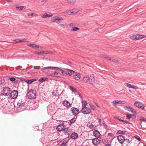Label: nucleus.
Returning <instances> with one entry per match:
<instances>
[{"label": "nucleus", "instance_id": "1", "mask_svg": "<svg viewBox=\"0 0 146 146\" xmlns=\"http://www.w3.org/2000/svg\"><path fill=\"white\" fill-rule=\"evenodd\" d=\"M27 95L29 99H33L36 98V92L35 90L31 89L28 91Z\"/></svg>", "mask_w": 146, "mask_h": 146}, {"label": "nucleus", "instance_id": "2", "mask_svg": "<svg viewBox=\"0 0 146 146\" xmlns=\"http://www.w3.org/2000/svg\"><path fill=\"white\" fill-rule=\"evenodd\" d=\"M11 89L9 87H5L3 88V90L1 91V94L3 96H8L11 92Z\"/></svg>", "mask_w": 146, "mask_h": 146}, {"label": "nucleus", "instance_id": "3", "mask_svg": "<svg viewBox=\"0 0 146 146\" xmlns=\"http://www.w3.org/2000/svg\"><path fill=\"white\" fill-rule=\"evenodd\" d=\"M18 94V92L16 90H14L10 94V97L11 99H15L17 98Z\"/></svg>", "mask_w": 146, "mask_h": 146}, {"label": "nucleus", "instance_id": "4", "mask_svg": "<svg viewBox=\"0 0 146 146\" xmlns=\"http://www.w3.org/2000/svg\"><path fill=\"white\" fill-rule=\"evenodd\" d=\"M81 111L84 114H88L90 113L91 111L90 108L86 107L83 109L82 108L81 110Z\"/></svg>", "mask_w": 146, "mask_h": 146}, {"label": "nucleus", "instance_id": "5", "mask_svg": "<svg viewBox=\"0 0 146 146\" xmlns=\"http://www.w3.org/2000/svg\"><path fill=\"white\" fill-rule=\"evenodd\" d=\"M70 111L72 112V114L74 116L77 115L80 113L79 109L75 107L71 108Z\"/></svg>", "mask_w": 146, "mask_h": 146}, {"label": "nucleus", "instance_id": "6", "mask_svg": "<svg viewBox=\"0 0 146 146\" xmlns=\"http://www.w3.org/2000/svg\"><path fill=\"white\" fill-rule=\"evenodd\" d=\"M62 104L67 108H69L72 106V104L67 100L63 101L62 102Z\"/></svg>", "mask_w": 146, "mask_h": 146}, {"label": "nucleus", "instance_id": "7", "mask_svg": "<svg viewBox=\"0 0 146 146\" xmlns=\"http://www.w3.org/2000/svg\"><path fill=\"white\" fill-rule=\"evenodd\" d=\"M25 104L22 100H19L17 104V107L18 108H22L24 106Z\"/></svg>", "mask_w": 146, "mask_h": 146}, {"label": "nucleus", "instance_id": "8", "mask_svg": "<svg viewBox=\"0 0 146 146\" xmlns=\"http://www.w3.org/2000/svg\"><path fill=\"white\" fill-rule=\"evenodd\" d=\"M117 139L120 143L122 144L125 141V138L122 135H120L117 137Z\"/></svg>", "mask_w": 146, "mask_h": 146}, {"label": "nucleus", "instance_id": "9", "mask_svg": "<svg viewBox=\"0 0 146 146\" xmlns=\"http://www.w3.org/2000/svg\"><path fill=\"white\" fill-rule=\"evenodd\" d=\"M28 45L29 46L31 47L32 48L35 50L38 49L39 48H42V46L37 45L35 44H28Z\"/></svg>", "mask_w": 146, "mask_h": 146}, {"label": "nucleus", "instance_id": "10", "mask_svg": "<svg viewBox=\"0 0 146 146\" xmlns=\"http://www.w3.org/2000/svg\"><path fill=\"white\" fill-rule=\"evenodd\" d=\"M64 133L66 136H69L71 133V130L68 128H65L63 129Z\"/></svg>", "mask_w": 146, "mask_h": 146}, {"label": "nucleus", "instance_id": "11", "mask_svg": "<svg viewBox=\"0 0 146 146\" xmlns=\"http://www.w3.org/2000/svg\"><path fill=\"white\" fill-rule=\"evenodd\" d=\"M78 134L76 132H73L70 135V138L72 139H75L78 138Z\"/></svg>", "mask_w": 146, "mask_h": 146}, {"label": "nucleus", "instance_id": "12", "mask_svg": "<svg viewBox=\"0 0 146 146\" xmlns=\"http://www.w3.org/2000/svg\"><path fill=\"white\" fill-rule=\"evenodd\" d=\"M65 127L63 124H60L58 125L56 129L58 131L60 132L62 130L63 131V129L65 128L64 127Z\"/></svg>", "mask_w": 146, "mask_h": 146}, {"label": "nucleus", "instance_id": "13", "mask_svg": "<svg viewBox=\"0 0 146 146\" xmlns=\"http://www.w3.org/2000/svg\"><path fill=\"white\" fill-rule=\"evenodd\" d=\"M92 143L95 145H97L100 143V141L98 138H94L92 139Z\"/></svg>", "mask_w": 146, "mask_h": 146}, {"label": "nucleus", "instance_id": "14", "mask_svg": "<svg viewBox=\"0 0 146 146\" xmlns=\"http://www.w3.org/2000/svg\"><path fill=\"white\" fill-rule=\"evenodd\" d=\"M93 134L94 136L98 138L101 135L99 131L96 130H95L93 131Z\"/></svg>", "mask_w": 146, "mask_h": 146}, {"label": "nucleus", "instance_id": "15", "mask_svg": "<svg viewBox=\"0 0 146 146\" xmlns=\"http://www.w3.org/2000/svg\"><path fill=\"white\" fill-rule=\"evenodd\" d=\"M63 69L64 70H67V71H68V75L69 76H71L73 74H74L76 73V72L74 71L69 69L65 68H64Z\"/></svg>", "mask_w": 146, "mask_h": 146}, {"label": "nucleus", "instance_id": "16", "mask_svg": "<svg viewBox=\"0 0 146 146\" xmlns=\"http://www.w3.org/2000/svg\"><path fill=\"white\" fill-rule=\"evenodd\" d=\"M90 80V83L93 84L94 82V76L93 74L91 75L89 78Z\"/></svg>", "mask_w": 146, "mask_h": 146}, {"label": "nucleus", "instance_id": "17", "mask_svg": "<svg viewBox=\"0 0 146 146\" xmlns=\"http://www.w3.org/2000/svg\"><path fill=\"white\" fill-rule=\"evenodd\" d=\"M68 88L70 89L72 92L76 93L77 92V89L75 88L73 86H68Z\"/></svg>", "mask_w": 146, "mask_h": 146}, {"label": "nucleus", "instance_id": "18", "mask_svg": "<svg viewBox=\"0 0 146 146\" xmlns=\"http://www.w3.org/2000/svg\"><path fill=\"white\" fill-rule=\"evenodd\" d=\"M26 42L25 39L21 40L20 39H17L15 40L13 42L14 43H18L20 42Z\"/></svg>", "mask_w": 146, "mask_h": 146}, {"label": "nucleus", "instance_id": "19", "mask_svg": "<svg viewBox=\"0 0 146 146\" xmlns=\"http://www.w3.org/2000/svg\"><path fill=\"white\" fill-rule=\"evenodd\" d=\"M53 16L52 14H47L46 13H45L44 14L42 15L41 17L42 18H46L48 17H51Z\"/></svg>", "mask_w": 146, "mask_h": 146}, {"label": "nucleus", "instance_id": "20", "mask_svg": "<svg viewBox=\"0 0 146 146\" xmlns=\"http://www.w3.org/2000/svg\"><path fill=\"white\" fill-rule=\"evenodd\" d=\"M145 36H143L140 35H136V40H139L145 37Z\"/></svg>", "mask_w": 146, "mask_h": 146}, {"label": "nucleus", "instance_id": "21", "mask_svg": "<svg viewBox=\"0 0 146 146\" xmlns=\"http://www.w3.org/2000/svg\"><path fill=\"white\" fill-rule=\"evenodd\" d=\"M126 118L127 119H129L132 116H134V118H136V116L135 115H132L131 114H126Z\"/></svg>", "mask_w": 146, "mask_h": 146}, {"label": "nucleus", "instance_id": "22", "mask_svg": "<svg viewBox=\"0 0 146 146\" xmlns=\"http://www.w3.org/2000/svg\"><path fill=\"white\" fill-rule=\"evenodd\" d=\"M125 142L127 143L126 145L127 146L130 145L132 143V140H130L128 139H125Z\"/></svg>", "mask_w": 146, "mask_h": 146}, {"label": "nucleus", "instance_id": "23", "mask_svg": "<svg viewBox=\"0 0 146 146\" xmlns=\"http://www.w3.org/2000/svg\"><path fill=\"white\" fill-rule=\"evenodd\" d=\"M48 78L46 77H41L39 80V81L40 82H43L44 81L47 80Z\"/></svg>", "mask_w": 146, "mask_h": 146}, {"label": "nucleus", "instance_id": "24", "mask_svg": "<svg viewBox=\"0 0 146 146\" xmlns=\"http://www.w3.org/2000/svg\"><path fill=\"white\" fill-rule=\"evenodd\" d=\"M82 107L83 109L84 108H85L86 105H87V103L86 101L83 100L82 101Z\"/></svg>", "mask_w": 146, "mask_h": 146}, {"label": "nucleus", "instance_id": "25", "mask_svg": "<svg viewBox=\"0 0 146 146\" xmlns=\"http://www.w3.org/2000/svg\"><path fill=\"white\" fill-rule=\"evenodd\" d=\"M132 108L129 106H125L124 107V109L127 110L131 111Z\"/></svg>", "mask_w": 146, "mask_h": 146}, {"label": "nucleus", "instance_id": "26", "mask_svg": "<svg viewBox=\"0 0 146 146\" xmlns=\"http://www.w3.org/2000/svg\"><path fill=\"white\" fill-rule=\"evenodd\" d=\"M16 9L18 10L21 11L23 10L24 9H25L26 7L24 6H21L16 7Z\"/></svg>", "mask_w": 146, "mask_h": 146}, {"label": "nucleus", "instance_id": "27", "mask_svg": "<svg viewBox=\"0 0 146 146\" xmlns=\"http://www.w3.org/2000/svg\"><path fill=\"white\" fill-rule=\"evenodd\" d=\"M74 78L76 80H78L80 79V75L78 74H75L74 76Z\"/></svg>", "mask_w": 146, "mask_h": 146}, {"label": "nucleus", "instance_id": "28", "mask_svg": "<svg viewBox=\"0 0 146 146\" xmlns=\"http://www.w3.org/2000/svg\"><path fill=\"white\" fill-rule=\"evenodd\" d=\"M68 142V141L67 140L64 141L61 144V146H68L66 143Z\"/></svg>", "mask_w": 146, "mask_h": 146}, {"label": "nucleus", "instance_id": "29", "mask_svg": "<svg viewBox=\"0 0 146 146\" xmlns=\"http://www.w3.org/2000/svg\"><path fill=\"white\" fill-rule=\"evenodd\" d=\"M76 119L74 118L70 120V123H69V125H71L72 123H74L76 121Z\"/></svg>", "mask_w": 146, "mask_h": 146}, {"label": "nucleus", "instance_id": "30", "mask_svg": "<svg viewBox=\"0 0 146 146\" xmlns=\"http://www.w3.org/2000/svg\"><path fill=\"white\" fill-rule=\"evenodd\" d=\"M89 80L88 76H85L83 78V80L85 83L87 82Z\"/></svg>", "mask_w": 146, "mask_h": 146}, {"label": "nucleus", "instance_id": "31", "mask_svg": "<svg viewBox=\"0 0 146 146\" xmlns=\"http://www.w3.org/2000/svg\"><path fill=\"white\" fill-rule=\"evenodd\" d=\"M67 1L68 3L72 5L75 3L76 0H67Z\"/></svg>", "mask_w": 146, "mask_h": 146}, {"label": "nucleus", "instance_id": "32", "mask_svg": "<svg viewBox=\"0 0 146 146\" xmlns=\"http://www.w3.org/2000/svg\"><path fill=\"white\" fill-rule=\"evenodd\" d=\"M142 104H141L139 102H135L134 103V105L137 107L139 108V106H140Z\"/></svg>", "mask_w": 146, "mask_h": 146}, {"label": "nucleus", "instance_id": "33", "mask_svg": "<svg viewBox=\"0 0 146 146\" xmlns=\"http://www.w3.org/2000/svg\"><path fill=\"white\" fill-rule=\"evenodd\" d=\"M126 132V131H121L120 130H119L117 132L116 134H124Z\"/></svg>", "mask_w": 146, "mask_h": 146}, {"label": "nucleus", "instance_id": "34", "mask_svg": "<svg viewBox=\"0 0 146 146\" xmlns=\"http://www.w3.org/2000/svg\"><path fill=\"white\" fill-rule=\"evenodd\" d=\"M124 85L126 87H129V88H131V85L130 84L125 83H124Z\"/></svg>", "mask_w": 146, "mask_h": 146}, {"label": "nucleus", "instance_id": "35", "mask_svg": "<svg viewBox=\"0 0 146 146\" xmlns=\"http://www.w3.org/2000/svg\"><path fill=\"white\" fill-rule=\"evenodd\" d=\"M79 29V28L77 27H74L73 28L71 29V31H76L78 30Z\"/></svg>", "mask_w": 146, "mask_h": 146}, {"label": "nucleus", "instance_id": "36", "mask_svg": "<svg viewBox=\"0 0 146 146\" xmlns=\"http://www.w3.org/2000/svg\"><path fill=\"white\" fill-rule=\"evenodd\" d=\"M61 71V72L60 73L61 75L63 76H66V73H65V72L64 71L63 69H62Z\"/></svg>", "mask_w": 146, "mask_h": 146}, {"label": "nucleus", "instance_id": "37", "mask_svg": "<svg viewBox=\"0 0 146 146\" xmlns=\"http://www.w3.org/2000/svg\"><path fill=\"white\" fill-rule=\"evenodd\" d=\"M44 51L40 52H36V54H44Z\"/></svg>", "mask_w": 146, "mask_h": 146}, {"label": "nucleus", "instance_id": "38", "mask_svg": "<svg viewBox=\"0 0 146 146\" xmlns=\"http://www.w3.org/2000/svg\"><path fill=\"white\" fill-rule=\"evenodd\" d=\"M89 105L91 109L93 110H94L95 109V106L93 105H92L91 104H90Z\"/></svg>", "mask_w": 146, "mask_h": 146}, {"label": "nucleus", "instance_id": "39", "mask_svg": "<svg viewBox=\"0 0 146 146\" xmlns=\"http://www.w3.org/2000/svg\"><path fill=\"white\" fill-rule=\"evenodd\" d=\"M24 81L29 84H32L31 81V80H25Z\"/></svg>", "mask_w": 146, "mask_h": 146}, {"label": "nucleus", "instance_id": "40", "mask_svg": "<svg viewBox=\"0 0 146 146\" xmlns=\"http://www.w3.org/2000/svg\"><path fill=\"white\" fill-rule=\"evenodd\" d=\"M57 17H53L51 21L52 22H54L56 21L57 20Z\"/></svg>", "mask_w": 146, "mask_h": 146}, {"label": "nucleus", "instance_id": "41", "mask_svg": "<svg viewBox=\"0 0 146 146\" xmlns=\"http://www.w3.org/2000/svg\"><path fill=\"white\" fill-rule=\"evenodd\" d=\"M134 137L135 138L139 141H140L141 140V139L140 137L137 135H135Z\"/></svg>", "mask_w": 146, "mask_h": 146}, {"label": "nucleus", "instance_id": "42", "mask_svg": "<svg viewBox=\"0 0 146 146\" xmlns=\"http://www.w3.org/2000/svg\"><path fill=\"white\" fill-rule=\"evenodd\" d=\"M9 79L11 81H15L16 80V78H15L14 77H11Z\"/></svg>", "mask_w": 146, "mask_h": 146}, {"label": "nucleus", "instance_id": "43", "mask_svg": "<svg viewBox=\"0 0 146 146\" xmlns=\"http://www.w3.org/2000/svg\"><path fill=\"white\" fill-rule=\"evenodd\" d=\"M131 88L136 90V89H138V87L136 86L131 85Z\"/></svg>", "mask_w": 146, "mask_h": 146}, {"label": "nucleus", "instance_id": "44", "mask_svg": "<svg viewBox=\"0 0 146 146\" xmlns=\"http://www.w3.org/2000/svg\"><path fill=\"white\" fill-rule=\"evenodd\" d=\"M89 127L90 129H94V126L92 123H91L90 125L89 126Z\"/></svg>", "mask_w": 146, "mask_h": 146}, {"label": "nucleus", "instance_id": "45", "mask_svg": "<svg viewBox=\"0 0 146 146\" xmlns=\"http://www.w3.org/2000/svg\"><path fill=\"white\" fill-rule=\"evenodd\" d=\"M111 61H112V62H115L116 63H118L119 62L118 61L114 59H112L111 60Z\"/></svg>", "mask_w": 146, "mask_h": 146}, {"label": "nucleus", "instance_id": "46", "mask_svg": "<svg viewBox=\"0 0 146 146\" xmlns=\"http://www.w3.org/2000/svg\"><path fill=\"white\" fill-rule=\"evenodd\" d=\"M131 38L133 40H136V35H133L131 37Z\"/></svg>", "mask_w": 146, "mask_h": 146}, {"label": "nucleus", "instance_id": "47", "mask_svg": "<svg viewBox=\"0 0 146 146\" xmlns=\"http://www.w3.org/2000/svg\"><path fill=\"white\" fill-rule=\"evenodd\" d=\"M44 68L46 69H52V66H48L44 67Z\"/></svg>", "mask_w": 146, "mask_h": 146}, {"label": "nucleus", "instance_id": "48", "mask_svg": "<svg viewBox=\"0 0 146 146\" xmlns=\"http://www.w3.org/2000/svg\"><path fill=\"white\" fill-rule=\"evenodd\" d=\"M4 83V80H3L2 79L0 80V85H2Z\"/></svg>", "mask_w": 146, "mask_h": 146}, {"label": "nucleus", "instance_id": "49", "mask_svg": "<svg viewBox=\"0 0 146 146\" xmlns=\"http://www.w3.org/2000/svg\"><path fill=\"white\" fill-rule=\"evenodd\" d=\"M130 112H131V113H135L136 112V111L134 109H133L132 108Z\"/></svg>", "mask_w": 146, "mask_h": 146}, {"label": "nucleus", "instance_id": "50", "mask_svg": "<svg viewBox=\"0 0 146 146\" xmlns=\"http://www.w3.org/2000/svg\"><path fill=\"white\" fill-rule=\"evenodd\" d=\"M140 108H141L142 110H144L145 108V107L144 105H143L142 104V105H141L140 106H139Z\"/></svg>", "mask_w": 146, "mask_h": 146}, {"label": "nucleus", "instance_id": "51", "mask_svg": "<svg viewBox=\"0 0 146 146\" xmlns=\"http://www.w3.org/2000/svg\"><path fill=\"white\" fill-rule=\"evenodd\" d=\"M114 134L111 133H109L108 134V135L111 137H112L114 136Z\"/></svg>", "mask_w": 146, "mask_h": 146}, {"label": "nucleus", "instance_id": "52", "mask_svg": "<svg viewBox=\"0 0 146 146\" xmlns=\"http://www.w3.org/2000/svg\"><path fill=\"white\" fill-rule=\"evenodd\" d=\"M140 120L142 121H145L146 122V118H143L140 119Z\"/></svg>", "mask_w": 146, "mask_h": 146}, {"label": "nucleus", "instance_id": "53", "mask_svg": "<svg viewBox=\"0 0 146 146\" xmlns=\"http://www.w3.org/2000/svg\"><path fill=\"white\" fill-rule=\"evenodd\" d=\"M50 53V52L47 50L44 51L43 54H47Z\"/></svg>", "mask_w": 146, "mask_h": 146}, {"label": "nucleus", "instance_id": "54", "mask_svg": "<svg viewBox=\"0 0 146 146\" xmlns=\"http://www.w3.org/2000/svg\"><path fill=\"white\" fill-rule=\"evenodd\" d=\"M57 20L59 22V23H60L62 20V19H59V18L57 17Z\"/></svg>", "mask_w": 146, "mask_h": 146}, {"label": "nucleus", "instance_id": "55", "mask_svg": "<svg viewBox=\"0 0 146 146\" xmlns=\"http://www.w3.org/2000/svg\"><path fill=\"white\" fill-rule=\"evenodd\" d=\"M103 124L104 126V127H107V125L106 124V122L105 121H103Z\"/></svg>", "mask_w": 146, "mask_h": 146}, {"label": "nucleus", "instance_id": "56", "mask_svg": "<svg viewBox=\"0 0 146 146\" xmlns=\"http://www.w3.org/2000/svg\"><path fill=\"white\" fill-rule=\"evenodd\" d=\"M31 80V82L32 83H32L35 81H36V79H30Z\"/></svg>", "mask_w": 146, "mask_h": 146}, {"label": "nucleus", "instance_id": "57", "mask_svg": "<svg viewBox=\"0 0 146 146\" xmlns=\"http://www.w3.org/2000/svg\"><path fill=\"white\" fill-rule=\"evenodd\" d=\"M118 100H114L113 102V104H117L118 103Z\"/></svg>", "mask_w": 146, "mask_h": 146}, {"label": "nucleus", "instance_id": "58", "mask_svg": "<svg viewBox=\"0 0 146 146\" xmlns=\"http://www.w3.org/2000/svg\"><path fill=\"white\" fill-rule=\"evenodd\" d=\"M58 72L56 71H55L54 72L53 74L55 75H57L58 74Z\"/></svg>", "mask_w": 146, "mask_h": 146}, {"label": "nucleus", "instance_id": "59", "mask_svg": "<svg viewBox=\"0 0 146 146\" xmlns=\"http://www.w3.org/2000/svg\"><path fill=\"white\" fill-rule=\"evenodd\" d=\"M59 68L52 66V70H58Z\"/></svg>", "mask_w": 146, "mask_h": 146}, {"label": "nucleus", "instance_id": "60", "mask_svg": "<svg viewBox=\"0 0 146 146\" xmlns=\"http://www.w3.org/2000/svg\"><path fill=\"white\" fill-rule=\"evenodd\" d=\"M46 69L44 68V67L41 70L43 72H45L46 71Z\"/></svg>", "mask_w": 146, "mask_h": 146}, {"label": "nucleus", "instance_id": "61", "mask_svg": "<svg viewBox=\"0 0 146 146\" xmlns=\"http://www.w3.org/2000/svg\"><path fill=\"white\" fill-rule=\"evenodd\" d=\"M124 122L127 123H128V124H132L131 123L128 122V121H125V120H124Z\"/></svg>", "mask_w": 146, "mask_h": 146}, {"label": "nucleus", "instance_id": "62", "mask_svg": "<svg viewBox=\"0 0 146 146\" xmlns=\"http://www.w3.org/2000/svg\"><path fill=\"white\" fill-rule=\"evenodd\" d=\"M28 73L29 74H34V72H28Z\"/></svg>", "mask_w": 146, "mask_h": 146}, {"label": "nucleus", "instance_id": "63", "mask_svg": "<svg viewBox=\"0 0 146 146\" xmlns=\"http://www.w3.org/2000/svg\"><path fill=\"white\" fill-rule=\"evenodd\" d=\"M98 120L99 123H100V124H101V119H100L99 118L98 119Z\"/></svg>", "mask_w": 146, "mask_h": 146}, {"label": "nucleus", "instance_id": "64", "mask_svg": "<svg viewBox=\"0 0 146 146\" xmlns=\"http://www.w3.org/2000/svg\"><path fill=\"white\" fill-rule=\"evenodd\" d=\"M114 118H115V119H117L119 121H121V119H119V118H118V117L117 116L114 117Z\"/></svg>", "mask_w": 146, "mask_h": 146}]
</instances>
